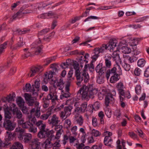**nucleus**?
Returning a JSON list of instances; mask_svg holds the SVG:
<instances>
[{
    "label": "nucleus",
    "instance_id": "obj_55",
    "mask_svg": "<svg viewBox=\"0 0 149 149\" xmlns=\"http://www.w3.org/2000/svg\"><path fill=\"white\" fill-rule=\"evenodd\" d=\"M135 92L137 95L140 94L141 92V87L140 85H137L135 88Z\"/></svg>",
    "mask_w": 149,
    "mask_h": 149
},
{
    "label": "nucleus",
    "instance_id": "obj_25",
    "mask_svg": "<svg viewBox=\"0 0 149 149\" xmlns=\"http://www.w3.org/2000/svg\"><path fill=\"white\" fill-rule=\"evenodd\" d=\"M87 102H85L82 103L81 105V107L77 109L78 112H84L85 110L87 111Z\"/></svg>",
    "mask_w": 149,
    "mask_h": 149
},
{
    "label": "nucleus",
    "instance_id": "obj_45",
    "mask_svg": "<svg viewBox=\"0 0 149 149\" xmlns=\"http://www.w3.org/2000/svg\"><path fill=\"white\" fill-rule=\"evenodd\" d=\"M58 66L56 63L52 64L50 65V68L52 69V72L54 73H55L57 71V68Z\"/></svg>",
    "mask_w": 149,
    "mask_h": 149
},
{
    "label": "nucleus",
    "instance_id": "obj_20",
    "mask_svg": "<svg viewBox=\"0 0 149 149\" xmlns=\"http://www.w3.org/2000/svg\"><path fill=\"white\" fill-rule=\"evenodd\" d=\"M112 139L111 137L105 136L104 141V144L107 146L111 147Z\"/></svg>",
    "mask_w": 149,
    "mask_h": 149
},
{
    "label": "nucleus",
    "instance_id": "obj_46",
    "mask_svg": "<svg viewBox=\"0 0 149 149\" xmlns=\"http://www.w3.org/2000/svg\"><path fill=\"white\" fill-rule=\"evenodd\" d=\"M35 108L36 109V111L35 115L37 118H39L40 116V107L39 106H37Z\"/></svg>",
    "mask_w": 149,
    "mask_h": 149
},
{
    "label": "nucleus",
    "instance_id": "obj_50",
    "mask_svg": "<svg viewBox=\"0 0 149 149\" xmlns=\"http://www.w3.org/2000/svg\"><path fill=\"white\" fill-rule=\"evenodd\" d=\"M59 141H58V140H56L55 141V142L52 143V147L53 149H55V148H59L61 145L59 143Z\"/></svg>",
    "mask_w": 149,
    "mask_h": 149
},
{
    "label": "nucleus",
    "instance_id": "obj_21",
    "mask_svg": "<svg viewBox=\"0 0 149 149\" xmlns=\"http://www.w3.org/2000/svg\"><path fill=\"white\" fill-rule=\"evenodd\" d=\"M24 51L26 52V53L22 55V57L23 59H25L29 57H32L33 55L29 51L28 48H25L23 49Z\"/></svg>",
    "mask_w": 149,
    "mask_h": 149
},
{
    "label": "nucleus",
    "instance_id": "obj_10",
    "mask_svg": "<svg viewBox=\"0 0 149 149\" xmlns=\"http://www.w3.org/2000/svg\"><path fill=\"white\" fill-rule=\"evenodd\" d=\"M60 122L59 118L55 114L53 115L51 119L49 118L48 121V123L52 127L58 124Z\"/></svg>",
    "mask_w": 149,
    "mask_h": 149
},
{
    "label": "nucleus",
    "instance_id": "obj_33",
    "mask_svg": "<svg viewBox=\"0 0 149 149\" xmlns=\"http://www.w3.org/2000/svg\"><path fill=\"white\" fill-rule=\"evenodd\" d=\"M116 49L113 53L112 56L114 60L117 61L120 60V57L119 54L117 53V52L119 50L117 49V48Z\"/></svg>",
    "mask_w": 149,
    "mask_h": 149
},
{
    "label": "nucleus",
    "instance_id": "obj_3",
    "mask_svg": "<svg viewBox=\"0 0 149 149\" xmlns=\"http://www.w3.org/2000/svg\"><path fill=\"white\" fill-rule=\"evenodd\" d=\"M47 97L49 100H51L52 104L55 105L56 102L58 100L57 93L53 88L50 87L49 89V93L47 95Z\"/></svg>",
    "mask_w": 149,
    "mask_h": 149
},
{
    "label": "nucleus",
    "instance_id": "obj_63",
    "mask_svg": "<svg viewBox=\"0 0 149 149\" xmlns=\"http://www.w3.org/2000/svg\"><path fill=\"white\" fill-rule=\"evenodd\" d=\"M26 32V31H22L19 29H17L15 31V34H17L19 35H21L25 33Z\"/></svg>",
    "mask_w": 149,
    "mask_h": 149
},
{
    "label": "nucleus",
    "instance_id": "obj_4",
    "mask_svg": "<svg viewBox=\"0 0 149 149\" xmlns=\"http://www.w3.org/2000/svg\"><path fill=\"white\" fill-rule=\"evenodd\" d=\"M88 87L84 85L78 91L77 94L79 93L81 94L82 99L88 100Z\"/></svg>",
    "mask_w": 149,
    "mask_h": 149
},
{
    "label": "nucleus",
    "instance_id": "obj_24",
    "mask_svg": "<svg viewBox=\"0 0 149 149\" xmlns=\"http://www.w3.org/2000/svg\"><path fill=\"white\" fill-rule=\"evenodd\" d=\"M100 107V105L98 102H96L93 105H88V109L89 108H91V109L89 110V111L91 112H93V109H94L95 110H96L99 109Z\"/></svg>",
    "mask_w": 149,
    "mask_h": 149
},
{
    "label": "nucleus",
    "instance_id": "obj_14",
    "mask_svg": "<svg viewBox=\"0 0 149 149\" xmlns=\"http://www.w3.org/2000/svg\"><path fill=\"white\" fill-rule=\"evenodd\" d=\"M89 56V55L88 54H86V55L84 56H81L80 58L79 59V62L80 63V67L81 68H82L84 65L83 64H84V65H85L86 63H87L88 61L86 60V57H88Z\"/></svg>",
    "mask_w": 149,
    "mask_h": 149
},
{
    "label": "nucleus",
    "instance_id": "obj_19",
    "mask_svg": "<svg viewBox=\"0 0 149 149\" xmlns=\"http://www.w3.org/2000/svg\"><path fill=\"white\" fill-rule=\"evenodd\" d=\"M10 149H24L22 145L20 143L17 142L14 143Z\"/></svg>",
    "mask_w": 149,
    "mask_h": 149
},
{
    "label": "nucleus",
    "instance_id": "obj_58",
    "mask_svg": "<svg viewBox=\"0 0 149 149\" xmlns=\"http://www.w3.org/2000/svg\"><path fill=\"white\" fill-rule=\"evenodd\" d=\"M55 34V32H52L50 35L48 37H45L44 38V39L45 40L47 41H49L52 38V37Z\"/></svg>",
    "mask_w": 149,
    "mask_h": 149
},
{
    "label": "nucleus",
    "instance_id": "obj_8",
    "mask_svg": "<svg viewBox=\"0 0 149 149\" xmlns=\"http://www.w3.org/2000/svg\"><path fill=\"white\" fill-rule=\"evenodd\" d=\"M72 107L71 106H67L64 108V111H62L60 114L62 119L64 120L66 118L70 116L71 113Z\"/></svg>",
    "mask_w": 149,
    "mask_h": 149
},
{
    "label": "nucleus",
    "instance_id": "obj_61",
    "mask_svg": "<svg viewBox=\"0 0 149 149\" xmlns=\"http://www.w3.org/2000/svg\"><path fill=\"white\" fill-rule=\"evenodd\" d=\"M47 6V5L45 3H38L36 5V7H37L38 9H39L40 8L44 7Z\"/></svg>",
    "mask_w": 149,
    "mask_h": 149
},
{
    "label": "nucleus",
    "instance_id": "obj_15",
    "mask_svg": "<svg viewBox=\"0 0 149 149\" xmlns=\"http://www.w3.org/2000/svg\"><path fill=\"white\" fill-rule=\"evenodd\" d=\"M53 74L52 71H49L48 72H46L45 74L44 80V82L47 83L50 79L53 77Z\"/></svg>",
    "mask_w": 149,
    "mask_h": 149
},
{
    "label": "nucleus",
    "instance_id": "obj_41",
    "mask_svg": "<svg viewBox=\"0 0 149 149\" xmlns=\"http://www.w3.org/2000/svg\"><path fill=\"white\" fill-rule=\"evenodd\" d=\"M4 116L5 119L10 120L12 117V114L9 111L6 110L5 111Z\"/></svg>",
    "mask_w": 149,
    "mask_h": 149
},
{
    "label": "nucleus",
    "instance_id": "obj_22",
    "mask_svg": "<svg viewBox=\"0 0 149 149\" xmlns=\"http://www.w3.org/2000/svg\"><path fill=\"white\" fill-rule=\"evenodd\" d=\"M43 47V46L41 44L37 45L35 47V54L37 55L39 54L42 51Z\"/></svg>",
    "mask_w": 149,
    "mask_h": 149
},
{
    "label": "nucleus",
    "instance_id": "obj_56",
    "mask_svg": "<svg viewBox=\"0 0 149 149\" xmlns=\"http://www.w3.org/2000/svg\"><path fill=\"white\" fill-rule=\"evenodd\" d=\"M123 66L125 70L127 71H129L130 69V65L126 62L124 63V64H123Z\"/></svg>",
    "mask_w": 149,
    "mask_h": 149
},
{
    "label": "nucleus",
    "instance_id": "obj_44",
    "mask_svg": "<svg viewBox=\"0 0 149 149\" xmlns=\"http://www.w3.org/2000/svg\"><path fill=\"white\" fill-rule=\"evenodd\" d=\"M145 63V60L144 59L142 58L139 60L137 63V64L138 66L140 67H143Z\"/></svg>",
    "mask_w": 149,
    "mask_h": 149
},
{
    "label": "nucleus",
    "instance_id": "obj_47",
    "mask_svg": "<svg viewBox=\"0 0 149 149\" xmlns=\"http://www.w3.org/2000/svg\"><path fill=\"white\" fill-rule=\"evenodd\" d=\"M73 66L74 69L75 70V75L76 74L77 72L79 71V73L80 72L79 70V65L78 63L77 62H75L73 63Z\"/></svg>",
    "mask_w": 149,
    "mask_h": 149
},
{
    "label": "nucleus",
    "instance_id": "obj_12",
    "mask_svg": "<svg viewBox=\"0 0 149 149\" xmlns=\"http://www.w3.org/2000/svg\"><path fill=\"white\" fill-rule=\"evenodd\" d=\"M108 48L107 45L103 44L99 47H97L94 49V53L95 54L99 55L100 53H103L105 50H107Z\"/></svg>",
    "mask_w": 149,
    "mask_h": 149
},
{
    "label": "nucleus",
    "instance_id": "obj_30",
    "mask_svg": "<svg viewBox=\"0 0 149 149\" xmlns=\"http://www.w3.org/2000/svg\"><path fill=\"white\" fill-rule=\"evenodd\" d=\"M16 102L18 105L20 107L24 105L25 102L24 100L20 97L17 98L16 100Z\"/></svg>",
    "mask_w": 149,
    "mask_h": 149
},
{
    "label": "nucleus",
    "instance_id": "obj_2",
    "mask_svg": "<svg viewBox=\"0 0 149 149\" xmlns=\"http://www.w3.org/2000/svg\"><path fill=\"white\" fill-rule=\"evenodd\" d=\"M54 133L53 130H50L49 129L46 128V127H44L40 130L38 136L40 139L46 138L52 136Z\"/></svg>",
    "mask_w": 149,
    "mask_h": 149
},
{
    "label": "nucleus",
    "instance_id": "obj_17",
    "mask_svg": "<svg viewBox=\"0 0 149 149\" xmlns=\"http://www.w3.org/2000/svg\"><path fill=\"white\" fill-rule=\"evenodd\" d=\"M111 59L112 57L110 56H107L105 57V65L108 68H110L111 66Z\"/></svg>",
    "mask_w": 149,
    "mask_h": 149
},
{
    "label": "nucleus",
    "instance_id": "obj_51",
    "mask_svg": "<svg viewBox=\"0 0 149 149\" xmlns=\"http://www.w3.org/2000/svg\"><path fill=\"white\" fill-rule=\"evenodd\" d=\"M34 88L36 89V90L37 91H38L39 90V88L40 86V81H38L37 80H36L34 83Z\"/></svg>",
    "mask_w": 149,
    "mask_h": 149
},
{
    "label": "nucleus",
    "instance_id": "obj_53",
    "mask_svg": "<svg viewBox=\"0 0 149 149\" xmlns=\"http://www.w3.org/2000/svg\"><path fill=\"white\" fill-rule=\"evenodd\" d=\"M92 133L93 136L96 137L100 136L101 135L100 133L98 131L94 129L92 130Z\"/></svg>",
    "mask_w": 149,
    "mask_h": 149
},
{
    "label": "nucleus",
    "instance_id": "obj_35",
    "mask_svg": "<svg viewBox=\"0 0 149 149\" xmlns=\"http://www.w3.org/2000/svg\"><path fill=\"white\" fill-rule=\"evenodd\" d=\"M15 93H13L12 94H10L9 95L5 97L6 101L8 102L14 101V98L15 97Z\"/></svg>",
    "mask_w": 149,
    "mask_h": 149
},
{
    "label": "nucleus",
    "instance_id": "obj_29",
    "mask_svg": "<svg viewBox=\"0 0 149 149\" xmlns=\"http://www.w3.org/2000/svg\"><path fill=\"white\" fill-rule=\"evenodd\" d=\"M84 120L83 118L81 116H80L76 118V123L80 126H82L84 123Z\"/></svg>",
    "mask_w": 149,
    "mask_h": 149
},
{
    "label": "nucleus",
    "instance_id": "obj_43",
    "mask_svg": "<svg viewBox=\"0 0 149 149\" xmlns=\"http://www.w3.org/2000/svg\"><path fill=\"white\" fill-rule=\"evenodd\" d=\"M122 52L125 54H128L131 52V49L126 46H124L122 48Z\"/></svg>",
    "mask_w": 149,
    "mask_h": 149
},
{
    "label": "nucleus",
    "instance_id": "obj_38",
    "mask_svg": "<svg viewBox=\"0 0 149 149\" xmlns=\"http://www.w3.org/2000/svg\"><path fill=\"white\" fill-rule=\"evenodd\" d=\"M25 44V42L24 41L23 38H20V41L18 42L16 45V47H14V49H17L16 47H21L23 46Z\"/></svg>",
    "mask_w": 149,
    "mask_h": 149
},
{
    "label": "nucleus",
    "instance_id": "obj_52",
    "mask_svg": "<svg viewBox=\"0 0 149 149\" xmlns=\"http://www.w3.org/2000/svg\"><path fill=\"white\" fill-rule=\"evenodd\" d=\"M98 19V17H97L91 16L88 17V18H87L85 19L84 21L85 22H86V21H88V22L90 23V22H92V21L91 19Z\"/></svg>",
    "mask_w": 149,
    "mask_h": 149
},
{
    "label": "nucleus",
    "instance_id": "obj_54",
    "mask_svg": "<svg viewBox=\"0 0 149 149\" xmlns=\"http://www.w3.org/2000/svg\"><path fill=\"white\" fill-rule=\"evenodd\" d=\"M116 87L118 91L124 89V88L123 83L121 82H120L117 84L116 86Z\"/></svg>",
    "mask_w": 149,
    "mask_h": 149
},
{
    "label": "nucleus",
    "instance_id": "obj_5",
    "mask_svg": "<svg viewBox=\"0 0 149 149\" xmlns=\"http://www.w3.org/2000/svg\"><path fill=\"white\" fill-rule=\"evenodd\" d=\"M25 100L27 101L29 106H32L34 104L35 107L39 106V103L36 100L33 98L31 95L27 93L24 94Z\"/></svg>",
    "mask_w": 149,
    "mask_h": 149
},
{
    "label": "nucleus",
    "instance_id": "obj_32",
    "mask_svg": "<svg viewBox=\"0 0 149 149\" xmlns=\"http://www.w3.org/2000/svg\"><path fill=\"white\" fill-rule=\"evenodd\" d=\"M28 130L29 132L33 134L36 133L37 132V128L32 124H30Z\"/></svg>",
    "mask_w": 149,
    "mask_h": 149
},
{
    "label": "nucleus",
    "instance_id": "obj_62",
    "mask_svg": "<svg viewBox=\"0 0 149 149\" xmlns=\"http://www.w3.org/2000/svg\"><path fill=\"white\" fill-rule=\"evenodd\" d=\"M80 19L79 17H75L72 18L70 21V22L71 24H73L75 23L77 21L79 20Z\"/></svg>",
    "mask_w": 149,
    "mask_h": 149
},
{
    "label": "nucleus",
    "instance_id": "obj_57",
    "mask_svg": "<svg viewBox=\"0 0 149 149\" xmlns=\"http://www.w3.org/2000/svg\"><path fill=\"white\" fill-rule=\"evenodd\" d=\"M23 9L22 8L20 9L19 11L17 13L19 17H21L23 16V15L26 14V12H24V11L23 12Z\"/></svg>",
    "mask_w": 149,
    "mask_h": 149
},
{
    "label": "nucleus",
    "instance_id": "obj_16",
    "mask_svg": "<svg viewBox=\"0 0 149 149\" xmlns=\"http://www.w3.org/2000/svg\"><path fill=\"white\" fill-rule=\"evenodd\" d=\"M116 68L115 67H114L111 70L109 69L106 72V75L107 79H108L109 78L111 74L113 75L117 74L116 72Z\"/></svg>",
    "mask_w": 149,
    "mask_h": 149
},
{
    "label": "nucleus",
    "instance_id": "obj_13",
    "mask_svg": "<svg viewBox=\"0 0 149 149\" xmlns=\"http://www.w3.org/2000/svg\"><path fill=\"white\" fill-rule=\"evenodd\" d=\"M13 114L15 116L16 118L18 119H21L22 116V114L21 111L18 109L17 107L13 110Z\"/></svg>",
    "mask_w": 149,
    "mask_h": 149
},
{
    "label": "nucleus",
    "instance_id": "obj_37",
    "mask_svg": "<svg viewBox=\"0 0 149 149\" xmlns=\"http://www.w3.org/2000/svg\"><path fill=\"white\" fill-rule=\"evenodd\" d=\"M24 140L25 143H28L31 140L32 135L29 133L26 134L24 136Z\"/></svg>",
    "mask_w": 149,
    "mask_h": 149
},
{
    "label": "nucleus",
    "instance_id": "obj_6",
    "mask_svg": "<svg viewBox=\"0 0 149 149\" xmlns=\"http://www.w3.org/2000/svg\"><path fill=\"white\" fill-rule=\"evenodd\" d=\"M3 125L6 130L12 131L15 128L16 124H14L10 120L5 119L3 123Z\"/></svg>",
    "mask_w": 149,
    "mask_h": 149
},
{
    "label": "nucleus",
    "instance_id": "obj_23",
    "mask_svg": "<svg viewBox=\"0 0 149 149\" xmlns=\"http://www.w3.org/2000/svg\"><path fill=\"white\" fill-rule=\"evenodd\" d=\"M32 87L33 88L31 89V85L30 84H27L25 85V88L24 89V90L26 92H34L36 91L34 88V85H32Z\"/></svg>",
    "mask_w": 149,
    "mask_h": 149
},
{
    "label": "nucleus",
    "instance_id": "obj_59",
    "mask_svg": "<svg viewBox=\"0 0 149 149\" xmlns=\"http://www.w3.org/2000/svg\"><path fill=\"white\" fill-rule=\"evenodd\" d=\"M24 130L20 127H17L15 131V133L17 134L22 132H24Z\"/></svg>",
    "mask_w": 149,
    "mask_h": 149
},
{
    "label": "nucleus",
    "instance_id": "obj_11",
    "mask_svg": "<svg viewBox=\"0 0 149 149\" xmlns=\"http://www.w3.org/2000/svg\"><path fill=\"white\" fill-rule=\"evenodd\" d=\"M30 145L32 149H39L40 146L39 140L37 138L33 139L30 142Z\"/></svg>",
    "mask_w": 149,
    "mask_h": 149
},
{
    "label": "nucleus",
    "instance_id": "obj_60",
    "mask_svg": "<svg viewBox=\"0 0 149 149\" xmlns=\"http://www.w3.org/2000/svg\"><path fill=\"white\" fill-rule=\"evenodd\" d=\"M21 110L22 112L24 114H28V109L26 106L24 105L23 106L20 107Z\"/></svg>",
    "mask_w": 149,
    "mask_h": 149
},
{
    "label": "nucleus",
    "instance_id": "obj_64",
    "mask_svg": "<svg viewBox=\"0 0 149 149\" xmlns=\"http://www.w3.org/2000/svg\"><path fill=\"white\" fill-rule=\"evenodd\" d=\"M137 59V58L136 56H133L131 57H130L129 61L130 63H132L136 61Z\"/></svg>",
    "mask_w": 149,
    "mask_h": 149
},
{
    "label": "nucleus",
    "instance_id": "obj_49",
    "mask_svg": "<svg viewBox=\"0 0 149 149\" xmlns=\"http://www.w3.org/2000/svg\"><path fill=\"white\" fill-rule=\"evenodd\" d=\"M30 124H32V123H31L29 120L24 122L22 127L24 129H27L30 127Z\"/></svg>",
    "mask_w": 149,
    "mask_h": 149
},
{
    "label": "nucleus",
    "instance_id": "obj_48",
    "mask_svg": "<svg viewBox=\"0 0 149 149\" xmlns=\"http://www.w3.org/2000/svg\"><path fill=\"white\" fill-rule=\"evenodd\" d=\"M70 93L69 92H66L63 93L60 96V99H63L64 97L68 98L70 97Z\"/></svg>",
    "mask_w": 149,
    "mask_h": 149
},
{
    "label": "nucleus",
    "instance_id": "obj_27",
    "mask_svg": "<svg viewBox=\"0 0 149 149\" xmlns=\"http://www.w3.org/2000/svg\"><path fill=\"white\" fill-rule=\"evenodd\" d=\"M108 45L107 46L108 48L109 47L110 49V51H112L111 50L113 51L114 49L116 48V42H114L113 40H111L110 41L109 43L108 44Z\"/></svg>",
    "mask_w": 149,
    "mask_h": 149
},
{
    "label": "nucleus",
    "instance_id": "obj_40",
    "mask_svg": "<svg viewBox=\"0 0 149 149\" xmlns=\"http://www.w3.org/2000/svg\"><path fill=\"white\" fill-rule=\"evenodd\" d=\"M42 101L43 103V107L44 108H47L49 106L50 103L49 100L46 97L45 98H43L42 99Z\"/></svg>",
    "mask_w": 149,
    "mask_h": 149
},
{
    "label": "nucleus",
    "instance_id": "obj_9",
    "mask_svg": "<svg viewBox=\"0 0 149 149\" xmlns=\"http://www.w3.org/2000/svg\"><path fill=\"white\" fill-rule=\"evenodd\" d=\"M54 127V129L57 131L55 138L56 139H58L60 138L61 134L63 132V130L62 129L63 126L62 125L57 124L52 127Z\"/></svg>",
    "mask_w": 149,
    "mask_h": 149
},
{
    "label": "nucleus",
    "instance_id": "obj_28",
    "mask_svg": "<svg viewBox=\"0 0 149 149\" xmlns=\"http://www.w3.org/2000/svg\"><path fill=\"white\" fill-rule=\"evenodd\" d=\"M119 75L117 73L113 75L110 78V82L113 83L118 81L119 79Z\"/></svg>",
    "mask_w": 149,
    "mask_h": 149
},
{
    "label": "nucleus",
    "instance_id": "obj_42",
    "mask_svg": "<svg viewBox=\"0 0 149 149\" xmlns=\"http://www.w3.org/2000/svg\"><path fill=\"white\" fill-rule=\"evenodd\" d=\"M71 125V122L69 119H66L65 120L64 123V125L67 129L70 127Z\"/></svg>",
    "mask_w": 149,
    "mask_h": 149
},
{
    "label": "nucleus",
    "instance_id": "obj_1",
    "mask_svg": "<svg viewBox=\"0 0 149 149\" xmlns=\"http://www.w3.org/2000/svg\"><path fill=\"white\" fill-rule=\"evenodd\" d=\"M88 68V65L85 64L84 68L82 70V71L79 73V71L77 72L75 76L77 80V84L78 86H81V83L84 80L85 83H87L89 80V77L88 73L86 72Z\"/></svg>",
    "mask_w": 149,
    "mask_h": 149
},
{
    "label": "nucleus",
    "instance_id": "obj_36",
    "mask_svg": "<svg viewBox=\"0 0 149 149\" xmlns=\"http://www.w3.org/2000/svg\"><path fill=\"white\" fill-rule=\"evenodd\" d=\"M44 143L45 144V148L50 149L52 147V143L48 139L46 140Z\"/></svg>",
    "mask_w": 149,
    "mask_h": 149
},
{
    "label": "nucleus",
    "instance_id": "obj_39",
    "mask_svg": "<svg viewBox=\"0 0 149 149\" xmlns=\"http://www.w3.org/2000/svg\"><path fill=\"white\" fill-rule=\"evenodd\" d=\"M97 93V91L95 89H93L92 90H90L89 89L88 91L89 99L90 98H93L94 95Z\"/></svg>",
    "mask_w": 149,
    "mask_h": 149
},
{
    "label": "nucleus",
    "instance_id": "obj_7",
    "mask_svg": "<svg viewBox=\"0 0 149 149\" xmlns=\"http://www.w3.org/2000/svg\"><path fill=\"white\" fill-rule=\"evenodd\" d=\"M42 70V67L41 65H37L32 67L29 73L27 74L28 77H31L36 74L40 73Z\"/></svg>",
    "mask_w": 149,
    "mask_h": 149
},
{
    "label": "nucleus",
    "instance_id": "obj_26",
    "mask_svg": "<svg viewBox=\"0 0 149 149\" xmlns=\"http://www.w3.org/2000/svg\"><path fill=\"white\" fill-rule=\"evenodd\" d=\"M64 82L63 81V79L61 78L56 83V85L57 87L59 89L62 90L64 88Z\"/></svg>",
    "mask_w": 149,
    "mask_h": 149
},
{
    "label": "nucleus",
    "instance_id": "obj_31",
    "mask_svg": "<svg viewBox=\"0 0 149 149\" xmlns=\"http://www.w3.org/2000/svg\"><path fill=\"white\" fill-rule=\"evenodd\" d=\"M36 125L38 127L40 130L44 127H46V125L45 124L43 123L42 121L41 120H39L36 122Z\"/></svg>",
    "mask_w": 149,
    "mask_h": 149
},
{
    "label": "nucleus",
    "instance_id": "obj_34",
    "mask_svg": "<svg viewBox=\"0 0 149 149\" xmlns=\"http://www.w3.org/2000/svg\"><path fill=\"white\" fill-rule=\"evenodd\" d=\"M51 114V111H48L42 115L40 116V118L43 120H46L48 118Z\"/></svg>",
    "mask_w": 149,
    "mask_h": 149
},
{
    "label": "nucleus",
    "instance_id": "obj_18",
    "mask_svg": "<svg viewBox=\"0 0 149 149\" xmlns=\"http://www.w3.org/2000/svg\"><path fill=\"white\" fill-rule=\"evenodd\" d=\"M114 98L111 94H108L106 95L105 98V103L107 107L109 106L110 101H113Z\"/></svg>",
    "mask_w": 149,
    "mask_h": 149
}]
</instances>
